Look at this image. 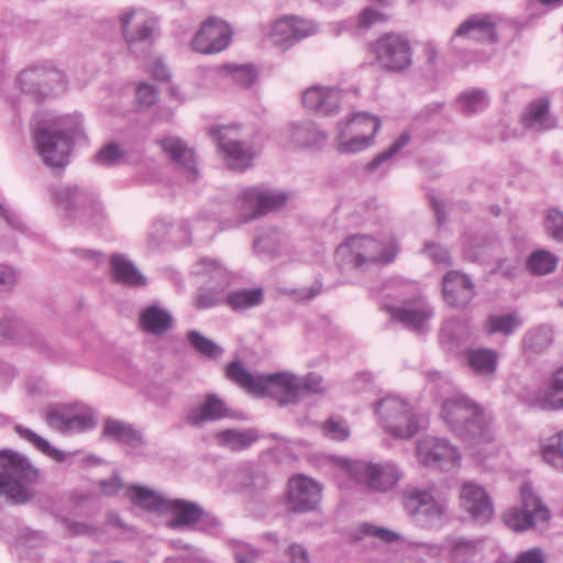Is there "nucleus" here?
I'll list each match as a JSON object with an SVG mask.
<instances>
[{
	"instance_id": "obj_54",
	"label": "nucleus",
	"mask_w": 563,
	"mask_h": 563,
	"mask_svg": "<svg viewBox=\"0 0 563 563\" xmlns=\"http://www.w3.org/2000/svg\"><path fill=\"white\" fill-rule=\"evenodd\" d=\"M324 435L335 441H344L350 437V430L342 418L331 417L322 423Z\"/></svg>"
},
{
	"instance_id": "obj_3",
	"label": "nucleus",
	"mask_w": 563,
	"mask_h": 563,
	"mask_svg": "<svg viewBox=\"0 0 563 563\" xmlns=\"http://www.w3.org/2000/svg\"><path fill=\"white\" fill-rule=\"evenodd\" d=\"M441 415L452 432L466 443L476 445L494 439L490 416L466 396L446 399Z\"/></svg>"
},
{
	"instance_id": "obj_31",
	"label": "nucleus",
	"mask_w": 563,
	"mask_h": 563,
	"mask_svg": "<svg viewBox=\"0 0 563 563\" xmlns=\"http://www.w3.org/2000/svg\"><path fill=\"white\" fill-rule=\"evenodd\" d=\"M537 407L543 410L563 409V365L555 369L534 397Z\"/></svg>"
},
{
	"instance_id": "obj_40",
	"label": "nucleus",
	"mask_w": 563,
	"mask_h": 563,
	"mask_svg": "<svg viewBox=\"0 0 563 563\" xmlns=\"http://www.w3.org/2000/svg\"><path fill=\"white\" fill-rule=\"evenodd\" d=\"M196 274L208 277L206 285H212L220 290H225L230 284L228 269L218 261L203 257L196 264Z\"/></svg>"
},
{
	"instance_id": "obj_50",
	"label": "nucleus",
	"mask_w": 563,
	"mask_h": 563,
	"mask_svg": "<svg viewBox=\"0 0 563 563\" xmlns=\"http://www.w3.org/2000/svg\"><path fill=\"white\" fill-rule=\"evenodd\" d=\"M188 341L190 345L199 353L216 358L220 356L223 350L217 345L213 341L203 336L200 332L192 330L188 332Z\"/></svg>"
},
{
	"instance_id": "obj_2",
	"label": "nucleus",
	"mask_w": 563,
	"mask_h": 563,
	"mask_svg": "<svg viewBox=\"0 0 563 563\" xmlns=\"http://www.w3.org/2000/svg\"><path fill=\"white\" fill-rule=\"evenodd\" d=\"M81 132L82 120L77 112L49 117L33 128V141L45 165L64 168L69 161L71 142Z\"/></svg>"
},
{
	"instance_id": "obj_60",
	"label": "nucleus",
	"mask_w": 563,
	"mask_h": 563,
	"mask_svg": "<svg viewBox=\"0 0 563 563\" xmlns=\"http://www.w3.org/2000/svg\"><path fill=\"white\" fill-rule=\"evenodd\" d=\"M424 253L437 264H450L449 251L435 243H426Z\"/></svg>"
},
{
	"instance_id": "obj_52",
	"label": "nucleus",
	"mask_w": 563,
	"mask_h": 563,
	"mask_svg": "<svg viewBox=\"0 0 563 563\" xmlns=\"http://www.w3.org/2000/svg\"><path fill=\"white\" fill-rule=\"evenodd\" d=\"M225 301L224 291L212 285H206L199 291L196 305L200 309H208Z\"/></svg>"
},
{
	"instance_id": "obj_16",
	"label": "nucleus",
	"mask_w": 563,
	"mask_h": 563,
	"mask_svg": "<svg viewBox=\"0 0 563 563\" xmlns=\"http://www.w3.org/2000/svg\"><path fill=\"white\" fill-rule=\"evenodd\" d=\"M56 203L68 218L93 217L100 213L101 207L93 192L78 186H63L54 192Z\"/></svg>"
},
{
	"instance_id": "obj_15",
	"label": "nucleus",
	"mask_w": 563,
	"mask_h": 563,
	"mask_svg": "<svg viewBox=\"0 0 563 563\" xmlns=\"http://www.w3.org/2000/svg\"><path fill=\"white\" fill-rule=\"evenodd\" d=\"M497 16L488 13H476L466 18L455 30L451 40L452 47L457 49L468 42L494 44L498 41Z\"/></svg>"
},
{
	"instance_id": "obj_58",
	"label": "nucleus",
	"mask_w": 563,
	"mask_h": 563,
	"mask_svg": "<svg viewBox=\"0 0 563 563\" xmlns=\"http://www.w3.org/2000/svg\"><path fill=\"white\" fill-rule=\"evenodd\" d=\"M545 229L554 240L563 242V213L560 210H549L545 220Z\"/></svg>"
},
{
	"instance_id": "obj_38",
	"label": "nucleus",
	"mask_w": 563,
	"mask_h": 563,
	"mask_svg": "<svg viewBox=\"0 0 563 563\" xmlns=\"http://www.w3.org/2000/svg\"><path fill=\"white\" fill-rule=\"evenodd\" d=\"M234 483L239 489L255 495L267 489L269 479L260 467H243L236 472Z\"/></svg>"
},
{
	"instance_id": "obj_62",
	"label": "nucleus",
	"mask_w": 563,
	"mask_h": 563,
	"mask_svg": "<svg viewBox=\"0 0 563 563\" xmlns=\"http://www.w3.org/2000/svg\"><path fill=\"white\" fill-rule=\"evenodd\" d=\"M99 487L103 495L113 496L117 495L123 488V483L121 478L117 474H114L108 481L100 482Z\"/></svg>"
},
{
	"instance_id": "obj_46",
	"label": "nucleus",
	"mask_w": 563,
	"mask_h": 563,
	"mask_svg": "<svg viewBox=\"0 0 563 563\" xmlns=\"http://www.w3.org/2000/svg\"><path fill=\"white\" fill-rule=\"evenodd\" d=\"M562 433L558 432L542 444V456L545 463L563 471Z\"/></svg>"
},
{
	"instance_id": "obj_13",
	"label": "nucleus",
	"mask_w": 563,
	"mask_h": 563,
	"mask_svg": "<svg viewBox=\"0 0 563 563\" xmlns=\"http://www.w3.org/2000/svg\"><path fill=\"white\" fill-rule=\"evenodd\" d=\"M402 503L406 512L422 527L431 528L444 520L445 505L437 501L428 490L408 488L402 493Z\"/></svg>"
},
{
	"instance_id": "obj_51",
	"label": "nucleus",
	"mask_w": 563,
	"mask_h": 563,
	"mask_svg": "<svg viewBox=\"0 0 563 563\" xmlns=\"http://www.w3.org/2000/svg\"><path fill=\"white\" fill-rule=\"evenodd\" d=\"M124 153L115 143H109L101 147L95 155V162L104 167L114 166L123 161Z\"/></svg>"
},
{
	"instance_id": "obj_47",
	"label": "nucleus",
	"mask_w": 563,
	"mask_h": 563,
	"mask_svg": "<svg viewBox=\"0 0 563 563\" xmlns=\"http://www.w3.org/2000/svg\"><path fill=\"white\" fill-rule=\"evenodd\" d=\"M558 258L548 251L539 250L528 258V269L534 275H545L555 269Z\"/></svg>"
},
{
	"instance_id": "obj_32",
	"label": "nucleus",
	"mask_w": 563,
	"mask_h": 563,
	"mask_svg": "<svg viewBox=\"0 0 563 563\" xmlns=\"http://www.w3.org/2000/svg\"><path fill=\"white\" fill-rule=\"evenodd\" d=\"M172 313L158 305L145 307L139 316V325L145 333L154 336H163L173 328Z\"/></svg>"
},
{
	"instance_id": "obj_23",
	"label": "nucleus",
	"mask_w": 563,
	"mask_h": 563,
	"mask_svg": "<svg viewBox=\"0 0 563 563\" xmlns=\"http://www.w3.org/2000/svg\"><path fill=\"white\" fill-rule=\"evenodd\" d=\"M18 81L25 93L46 97L53 92L54 84L62 82V74L57 70L36 66L23 70Z\"/></svg>"
},
{
	"instance_id": "obj_17",
	"label": "nucleus",
	"mask_w": 563,
	"mask_h": 563,
	"mask_svg": "<svg viewBox=\"0 0 563 563\" xmlns=\"http://www.w3.org/2000/svg\"><path fill=\"white\" fill-rule=\"evenodd\" d=\"M156 24V19L142 9H131L121 16L123 36L132 52L139 45L147 47L152 43Z\"/></svg>"
},
{
	"instance_id": "obj_22",
	"label": "nucleus",
	"mask_w": 563,
	"mask_h": 563,
	"mask_svg": "<svg viewBox=\"0 0 563 563\" xmlns=\"http://www.w3.org/2000/svg\"><path fill=\"white\" fill-rule=\"evenodd\" d=\"M463 509L477 522L485 523L494 515L493 503L486 490L473 482L464 483L461 489Z\"/></svg>"
},
{
	"instance_id": "obj_21",
	"label": "nucleus",
	"mask_w": 563,
	"mask_h": 563,
	"mask_svg": "<svg viewBox=\"0 0 563 563\" xmlns=\"http://www.w3.org/2000/svg\"><path fill=\"white\" fill-rule=\"evenodd\" d=\"M45 419L51 428L62 433L81 432L96 424L90 411L81 412L73 405H58L48 409Z\"/></svg>"
},
{
	"instance_id": "obj_56",
	"label": "nucleus",
	"mask_w": 563,
	"mask_h": 563,
	"mask_svg": "<svg viewBox=\"0 0 563 563\" xmlns=\"http://www.w3.org/2000/svg\"><path fill=\"white\" fill-rule=\"evenodd\" d=\"M362 536L374 537L385 543H393L399 539L398 533L369 523H363L360 526L356 539H361Z\"/></svg>"
},
{
	"instance_id": "obj_8",
	"label": "nucleus",
	"mask_w": 563,
	"mask_h": 563,
	"mask_svg": "<svg viewBox=\"0 0 563 563\" xmlns=\"http://www.w3.org/2000/svg\"><path fill=\"white\" fill-rule=\"evenodd\" d=\"M379 126V120L367 112H357L346 122L340 121L336 136L338 152L350 154L365 150L371 144Z\"/></svg>"
},
{
	"instance_id": "obj_11",
	"label": "nucleus",
	"mask_w": 563,
	"mask_h": 563,
	"mask_svg": "<svg viewBox=\"0 0 563 563\" xmlns=\"http://www.w3.org/2000/svg\"><path fill=\"white\" fill-rule=\"evenodd\" d=\"M287 201L286 194L264 189L260 187H251L242 191L236 199V209L240 223L251 222L272 211L282 208Z\"/></svg>"
},
{
	"instance_id": "obj_35",
	"label": "nucleus",
	"mask_w": 563,
	"mask_h": 563,
	"mask_svg": "<svg viewBox=\"0 0 563 563\" xmlns=\"http://www.w3.org/2000/svg\"><path fill=\"white\" fill-rule=\"evenodd\" d=\"M166 510L173 515L169 522L172 528L191 527L203 516V509L198 504L185 499H168Z\"/></svg>"
},
{
	"instance_id": "obj_39",
	"label": "nucleus",
	"mask_w": 563,
	"mask_h": 563,
	"mask_svg": "<svg viewBox=\"0 0 563 563\" xmlns=\"http://www.w3.org/2000/svg\"><path fill=\"white\" fill-rule=\"evenodd\" d=\"M111 274L115 282L128 286H142L145 278L124 255L113 254L110 261Z\"/></svg>"
},
{
	"instance_id": "obj_7",
	"label": "nucleus",
	"mask_w": 563,
	"mask_h": 563,
	"mask_svg": "<svg viewBox=\"0 0 563 563\" xmlns=\"http://www.w3.org/2000/svg\"><path fill=\"white\" fill-rule=\"evenodd\" d=\"M346 467L350 476L371 493H387L394 489L402 477L401 471L393 462L351 461Z\"/></svg>"
},
{
	"instance_id": "obj_63",
	"label": "nucleus",
	"mask_w": 563,
	"mask_h": 563,
	"mask_svg": "<svg viewBox=\"0 0 563 563\" xmlns=\"http://www.w3.org/2000/svg\"><path fill=\"white\" fill-rule=\"evenodd\" d=\"M287 553L291 563H310L308 550L302 544H290L287 549Z\"/></svg>"
},
{
	"instance_id": "obj_28",
	"label": "nucleus",
	"mask_w": 563,
	"mask_h": 563,
	"mask_svg": "<svg viewBox=\"0 0 563 563\" xmlns=\"http://www.w3.org/2000/svg\"><path fill=\"white\" fill-rule=\"evenodd\" d=\"M230 417L227 404L216 394H207L205 400L191 407L186 415V421L192 427H200L208 421H218Z\"/></svg>"
},
{
	"instance_id": "obj_14",
	"label": "nucleus",
	"mask_w": 563,
	"mask_h": 563,
	"mask_svg": "<svg viewBox=\"0 0 563 563\" xmlns=\"http://www.w3.org/2000/svg\"><path fill=\"white\" fill-rule=\"evenodd\" d=\"M322 485L303 474L288 479L285 504L288 512L307 514L316 510L322 499Z\"/></svg>"
},
{
	"instance_id": "obj_5",
	"label": "nucleus",
	"mask_w": 563,
	"mask_h": 563,
	"mask_svg": "<svg viewBox=\"0 0 563 563\" xmlns=\"http://www.w3.org/2000/svg\"><path fill=\"white\" fill-rule=\"evenodd\" d=\"M398 246L395 240L387 244L373 236L361 234L352 235L341 243L335 251L336 256L355 268H363L374 264H387L395 260Z\"/></svg>"
},
{
	"instance_id": "obj_25",
	"label": "nucleus",
	"mask_w": 563,
	"mask_h": 563,
	"mask_svg": "<svg viewBox=\"0 0 563 563\" xmlns=\"http://www.w3.org/2000/svg\"><path fill=\"white\" fill-rule=\"evenodd\" d=\"M341 92L333 87L311 86L302 93V104L320 115H333L339 111Z\"/></svg>"
},
{
	"instance_id": "obj_41",
	"label": "nucleus",
	"mask_w": 563,
	"mask_h": 563,
	"mask_svg": "<svg viewBox=\"0 0 563 563\" xmlns=\"http://www.w3.org/2000/svg\"><path fill=\"white\" fill-rule=\"evenodd\" d=\"M126 495L131 503L150 511L166 510L168 499L148 488L133 485L126 488Z\"/></svg>"
},
{
	"instance_id": "obj_9",
	"label": "nucleus",
	"mask_w": 563,
	"mask_h": 563,
	"mask_svg": "<svg viewBox=\"0 0 563 563\" xmlns=\"http://www.w3.org/2000/svg\"><path fill=\"white\" fill-rule=\"evenodd\" d=\"M209 134L230 169L244 172L251 166L254 153L251 146L239 140L238 125H214L209 129Z\"/></svg>"
},
{
	"instance_id": "obj_61",
	"label": "nucleus",
	"mask_w": 563,
	"mask_h": 563,
	"mask_svg": "<svg viewBox=\"0 0 563 563\" xmlns=\"http://www.w3.org/2000/svg\"><path fill=\"white\" fill-rule=\"evenodd\" d=\"M136 97L140 104L150 107L157 100V91L155 87L148 84H141L136 90Z\"/></svg>"
},
{
	"instance_id": "obj_26",
	"label": "nucleus",
	"mask_w": 563,
	"mask_h": 563,
	"mask_svg": "<svg viewBox=\"0 0 563 563\" xmlns=\"http://www.w3.org/2000/svg\"><path fill=\"white\" fill-rule=\"evenodd\" d=\"M103 435L123 444L129 454H143L145 440L141 432L131 423L113 418H107L104 420Z\"/></svg>"
},
{
	"instance_id": "obj_44",
	"label": "nucleus",
	"mask_w": 563,
	"mask_h": 563,
	"mask_svg": "<svg viewBox=\"0 0 563 563\" xmlns=\"http://www.w3.org/2000/svg\"><path fill=\"white\" fill-rule=\"evenodd\" d=\"M553 341L551 328L541 325L528 331L523 338V347L532 353H542Z\"/></svg>"
},
{
	"instance_id": "obj_6",
	"label": "nucleus",
	"mask_w": 563,
	"mask_h": 563,
	"mask_svg": "<svg viewBox=\"0 0 563 563\" xmlns=\"http://www.w3.org/2000/svg\"><path fill=\"white\" fill-rule=\"evenodd\" d=\"M376 411L386 431L400 439L412 438L424 421L412 406L396 396L382 399L377 404Z\"/></svg>"
},
{
	"instance_id": "obj_57",
	"label": "nucleus",
	"mask_w": 563,
	"mask_h": 563,
	"mask_svg": "<svg viewBox=\"0 0 563 563\" xmlns=\"http://www.w3.org/2000/svg\"><path fill=\"white\" fill-rule=\"evenodd\" d=\"M224 70L229 73L232 80L242 87H249L255 80L256 74L252 66H231L224 67Z\"/></svg>"
},
{
	"instance_id": "obj_36",
	"label": "nucleus",
	"mask_w": 563,
	"mask_h": 563,
	"mask_svg": "<svg viewBox=\"0 0 563 563\" xmlns=\"http://www.w3.org/2000/svg\"><path fill=\"white\" fill-rule=\"evenodd\" d=\"M442 549L446 551L455 562L465 563L478 554L481 542L462 536H449L444 539Z\"/></svg>"
},
{
	"instance_id": "obj_20",
	"label": "nucleus",
	"mask_w": 563,
	"mask_h": 563,
	"mask_svg": "<svg viewBox=\"0 0 563 563\" xmlns=\"http://www.w3.org/2000/svg\"><path fill=\"white\" fill-rule=\"evenodd\" d=\"M418 456L424 465H432L442 470L457 466L461 455L449 441L440 438L426 437L417 444Z\"/></svg>"
},
{
	"instance_id": "obj_43",
	"label": "nucleus",
	"mask_w": 563,
	"mask_h": 563,
	"mask_svg": "<svg viewBox=\"0 0 563 563\" xmlns=\"http://www.w3.org/2000/svg\"><path fill=\"white\" fill-rule=\"evenodd\" d=\"M263 300V289H242L231 291L225 296V302L233 310H244L260 305Z\"/></svg>"
},
{
	"instance_id": "obj_45",
	"label": "nucleus",
	"mask_w": 563,
	"mask_h": 563,
	"mask_svg": "<svg viewBox=\"0 0 563 563\" xmlns=\"http://www.w3.org/2000/svg\"><path fill=\"white\" fill-rule=\"evenodd\" d=\"M488 98L485 90L471 89L460 95L457 99L459 109L464 114H473L483 111L488 106Z\"/></svg>"
},
{
	"instance_id": "obj_53",
	"label": "nucleus",
	"mask_w": 563,
	"mask_h": 563,
	"mask_svg": "<svg viewBox=\"0 0 563 563\" xmlns=\"http://www.w3.org/2000/svg\"><path fill=\"white\" fill-rule=\"evenodd\" d=\"M409 142V135L407 133H402L398 136V139L384 152L378 154L373 161H371L366 169L368 172H374L384 162L390 159L395 154H397L407 143Z\"/></svg>"
},
{
	"instance_id": "obj_34",
	"label": "nucleus",
	"mask_w": 563,
	"mask_h": 563,
	"mask_svg": "<svg viewBox=\"0 0 563 563\" xmlns=\"http://www.w3.org/2000/svg\"><path fill=\"white\" fill-rule=\"evenodd\" d=\"M465 357L474 375L486 379H492L495 376L499 360V354L495 350L488 347L470 349Z\"/></svg>"
},
{
	"instance_id": "obj_4",
	"label": "nucleus",
	"mask_w": 563,
	"mask_h": 563,
	"mask_svg": "<svg viewBox=\"0 0 563 563\" xmlns=\"http://www.w3.org/2000/svg\"><path fill=\"white\" fill-rule=\"evenodd\" d=\"M40 481V471L30 460L15 451H0V497L12 505H23L35 497L33 486Z\"/></svg>"
},
{
	"instance_id": "obj_30",
	"label": "nucleus",
	"mask_w": 563,
	"mask_h": 563,
	"mask_svg": "<svg viewBox=\"0 0 563 563\" xmlns=\"http://www.w3.org/2000/svg\"><path fill=\"white\" fill-rule=\"evenodd\" d=\"M162 146L189 181L192 183L198 178L199 173L194 152L181 140L167 137L163 140Z\"/></svg>"
},
{
	"instance_id": "obj_1",
	"label": "nucleus",
	"mask_w": 563,
	"mask_h": 563,
	"mask_svg": "<svg viewBox=\"0 0 563 563\" xmlns=\"http://www.w3.org/2000/svg\"><path fill=\"white\" fill-rule=\"evenodd\" d=\"M227 377L251 395L271 397L280 405L294 404L306 394H322L325 390L322 376L316 373L305 377L290 373L253 375L240 361L227 366Z\"/></svg>"
},
{
	"instance_id": "obj_18",
	"label": "nucleus",
	"mask_w": 563,
	"mask_h": 563,
	"mask_svg": "<svg viewBox=\"0 0 563 563\" xmlns=\"http://www.w3.org/2000/svg\"><path fill=\"white\" fill-rule=\"evenodd\" d=\"M318 25L299 16H284L277 20L271 32V41L274 46L285 51L297 42L318 33Z\"/></svg>"
},
{
	"instance_id": "obj_12",
	"label": "nucleus",
	"mask_w": 563,
	"mask_h": 563,
	"mask_svg": "<svg viewBox=\"0 0 563 563\" xmlns=\"http://www.w3.org/2000/svg\"><path fill=\"white\" fill-rule=\"evenodd\" d=\"M378 65L390 73H400L412 65L409 41L400 34H386L371 45Z\"/></svg>"
},
{
	"instance_id": "obj_55",
	"label": "nucleus",
	"mask_w": 563,
	"mask_h": 563,
	"mask_svg": "<svg viewBox=\"0 0 563 563\" xmlns=\"http://www.w3.org/2000/svg\"><path fill=\"white\" fill-rule=\"evenodd\" d=\"M280 239L276 231L272 230L257 236L254 241V250L257 253L276 255L279 251Z\"/></svg>"
},
{
	"instance_id": "obj_37",
	"label": "nucleus",
	"mask_w": 563,
	"mask_h": 563,
	"mask_svg": "<svg viewBox=\"0 0 563 563\" xmlns=\"http://www.w3.org/2000/svg\"><path fill=\"white\" fill-rule=\"evenodd\" d=\"M522 324L520 314L516 311L509 313L489 314L483 323V330L487 335L501 334L509 336Z\"/></svg>"
},
{
	"instance_id": "obj_24",
	"label": "nucleus",
	"mask_w": 563,
	"mask_h": 563,
	"mask_svg": "<svg viewBox=\"0 0 563 563\" xmlns=\"http://www.w3.org/2000/svg\"><path fill=\"white\" fill-rule=\"evenodd\" d=\"M283 134L294 148H320L328 139L325 132L311 121L291 122Z\"/></svg>"
},
{
	"instance_id": "obj_59",
	"label": "nucleus",
	"mask_w": 563,
	"mask_h": 563,
	"mask_svg": "<svg viewBox=\"0 0 563 563\" xmlns=\"http://www.w3.org/2000/svg\"><path fill=\"white\" fill-rule=\"evenodd\" d=\"M386 20H387V13L374 8L373 5L364 9L360 15V24L366 29L372 26L376 22L386 21Z\"/></svg>"
},
{
	"instance_id": "obj_29",
	"label": "nucleus",
	"mask_w": 563,
	"mask_h": 563,
	"mask_svg": "<svg viewBox=\"0 0 563 563\" xmlns=\"http://www.w3.org/2000/svg\"><path fill=\"white\" fill-rule=\"evenodd\" d=\"M390 317L412 330H423L433 317V309L423 300L406 302L401 307H387Z\"/></svg>"
},
{
	"instance_id": "obj_49",
	"label": "nucleus",
	"mask_w": 563,
	"mask_h": 563,
	"mask_svg": "<svg viewBox=\"0 0 563 563\" xmlns=\"http://www.w3.org/2000/svg\"><path fill=\"white\" fill-rule=\"evenodd\" d=\"M227 544L231 550L236 563H255L260 558V550L244 541L231 539L227 542Z\"/></svg>"
},
{
	"instance_id": "obj_33",
	"label": "nucleus",
	"mask_w": 563,
	"mask_h": 563,
	"mask_svg": "<svg viewBox=\"0 0 563 563\" xmlns=\"http://www.w3.org/2000/svg\"><path fill=\"white\" fill-rule=\"evenodd\" d=\"M550 102L545 98L530 102L521 115L523 128L536 131H545L555 128L556 120L551 115Z\"/></svg>"
},
{
	"instance_id": "obj_10",
	"label": "nucleus",
	"mask_w": 563,
	"mask_h": 563,
	"mask_svg": "<svg viewBox=\"0 0 563 563\" xmlns=\"http://www.w3.org/2000/svg\"><path fill=\"white\" fill-rule=\"evenodd\" d=\"M523 509L512 508L504 514V522L512 530L521 531L534 528H543L550 520L549 509L534 494L530 483H523L520 488Z\"/></svg>"
},
{
	"instance_id": "obj_42",
	"label": "nucleus",
	"mask_w": 563,
	"mask_h": 563,
	"mask_svg": "<svg viewBox=\"0 0 563 563\" xmlns=\"http://www.w3.org/2000/svg\"><path fill=\"white\" fill-rule=\"evenodd\" d=\"M214 438L219 445L233 451H241L253 444L257 440V434L254 430L227 429L216 433Z\"/></svg>"
},
{
	"instance_id": "obj_27",
	"label": "nucleus",
	"mask_w": 563,
	"mask_h": 563,
	"mask_svg": "<svg viewBox=\"0 0 563 563\" xmlns=\"http://www.w3.org/2000/svg\"><path fill=\"white\" fill-rule=\"evenodd\" d=\"M443 296L452 307H465L474 297V285L461 272L451 271L443 277Z\"/></svg>"
},
{
	"instance_id": "obj_19",
	"label": "nucleus",
	"mask_w": 563,
	"mask_h": 563,
	"mask_svg": "<svg viewBox=\"0 0 563 563\" xmlns=\"http://www.w3.org/2000/svg\"><path fill=\"white\" fill-rule=\"evenodd\" d=\"M231 42V29L222 20L211 18L202 23L191 41L195 52L214 54L225 49Z\"/></svg>"
},
{
	"instance_id": "obj_64",
	"label": "nucleus",
	"mask_w": 563,
	"mask_h": 563,
	"mask_svg": "<svg viewBox=\"0 0 563 563\" xmlns=\"http://www.w3.org/2000/svg\"><path fill=\"white\" fill-rule=\"evenodd\" d=\"M515 563H545L543 553L540 549H530L526 552L520 553Z\"/></svg>"
},
{
	"instance_id": "obj_48",
	"label": "nucleus",
	"mask_w": 563,
	"mask_h": 563,
	"mask_svg": "<svg viewBox=\"0 0 563 563\" xmlns=\"http://www.w3.org/2000/svg\"><path fill=\"white\" fill-rule=\"evenodd\" d=\"M16 432L22 437L24 438L25 440H27L30 443H32L37 450H40L41 452H43L44 454H46L47 456L49 457H53L54 460L58 461V462H62L65 460V453H63L62 451L53 448L45 439H43L42 437L37 435L36 433H34L33 431L29 430V429H25L23 427H20L18 426L15 428Z\"/></svg>"
}]
</instances>
